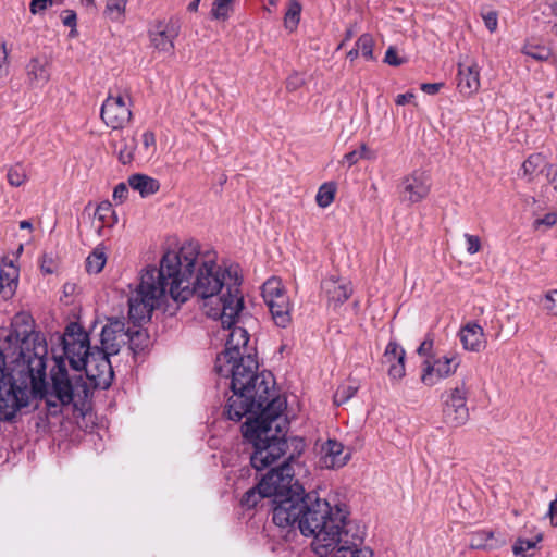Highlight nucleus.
Returning a JSON list of instances; mask_svg holds the SVG:
<instances>
[{"label":"nucleus","instance_id":"obj_5","mask_svg":"<svg viewBox=\"0 0 557 557\" xmlns=\"http://www.w3.org/2000/svg\"><path fill=\"white\" fill-rule=\"evenodd\" d=\"M250 455V462L257 470L270 468V471L260 481L262 491L273 503V522L282 529H287L299 507L307 500L302 485L295 479L296 468L299 463L294 455Z\"/></svg>","mask_w":557,"mask_h":557},{"label":"nucleus","instance_id":"obj_55","mask_svg":"<svg viewBox=\"0 0 557 557\" xmlns=\"http://www.w3.org/2000/svg\"><path fill=\"white\" fill-rule=\"evenodd\" d=\"M444 86V83H423L421 90L428 95H436Z\"/></svg>","mask_w":557,"mask_h":557},{"label":"nucleus","instance_id":"obj_25","mask_svg":"<svg viewBox=\"0 0 557 557\" xmlns=\"http://www.w3.org/2000/svg\"><path fill=\"white\" fill-rule=\"evenodd\" d=\"M27 81L32 86H42L50 79V62L45 55L34 57L26 65Z\"/></svg>","mask_w":557,"mask_h":557},{"label":"nucleus","instance_id":"obj_53","mask_svg":"<svg viewBox=\"0 0 557 557\" xmlns=\"http://www.w3.org/2000/svg\"><path fill=\"white\" fill-rule=\"evenodd\" d=\"M362 159V154L358 152V150H352L350 152H347L343 157V163L347 164L348 168L355 165L359 160Z\"/></svg>","mask_w":557,"mask_h":557},{"label":"nucleus","instance_id":"obj_30","mask_svg":"<svg viewBox=\"0 0 557 557\" xmlns=\"http://www.w3.org/2000/svg\"><path fill=\"white\" fill-rule=\"evenodd\" d=\"M107 263V255L104 248L97 246L86 259V271L89 274L100 273Z\"/></svg>","mask_w":557,"mask_h":557},{"label":"nucleus","instance_id":"obj_40","mask_svg":"<svg viewBox=\"0 0 557 557\" xmlns=\"http://www.w3.org/2000/svg\"><path fill=\"white\" fill-rule=\"evenodd\" d=\"M358 387L351 384H343L337 387L334 394V404L341 406L351 399L357 393Z\"/></svg>","mask_w":557,"mask_h":557},{"label":"nucleus","instance_id":"obj_61","mask_svg":"<svg viewBox=\"0 0 557 557\" xmlns=\"http://www.w3.org/2000/svg\"><path fill=\"white\" fill-rule=\"evenodd\" d=\"M357 150H358V152H360L362 154V159L374 160L376 158L375 152L372 151L371 149H369L366 144H362L360 146V149H357Z\"/></svg>","mask_w":557,"mask_h":557},{"label":"nucleus","instance_id":"obj_57","mask_svg":"<svg viewBox=\"0 0 557 557\" xmlns=\"http://www.w3.org/2000/svg\"><path fill=\"white\" fill-rule=\"evenodd\" d=\"M301 84H302V81L300 79V77L297 74L290 75L286 79V89L288 91H295L301 86Z\"/></svg>","mask_w":557,"mask_h":557},{"label":"nucleus","instance_id":"obj_8","mask_svg":"<svg viewBox=\"0 0 557 557\" xmlns=\"http://www.w3.org/2000/svg\"><path fill=\"white\" fill-rule=\"evenodd\" d=\"M128 317L131 315L128 314ZM150 318L151 315L141 322H135L134 319L129 318L134 324L133 329H125L124 321L120 319L109 320L102 327L100 339L101 347L99 349L107 352V355H116L123 345L128 344L129 349L136 350L139 348V345L135 343V339L144 337L143 331L138 327L141 323L150 320Z\"/></svg>","mask_w":557,"mask_h":557},{"label":"nucleus","instance_id":"obj_33","mask_svg":"<svg viewBox=\"0 0 557 557\" xmlns=\"http://www.w3.org/2000/svg\"><path fill=\"white\" fill-rule=\"evenodd\" d=\"M301 14V4L297 0H289L284 15V26L289 32L297 28Z\"/></svg>","mask_w":557,"mask_h":557},{"label":"nucleus","instance_id":"obj_64","mask_svg":"<svg viewBox=\"0 0 557 557\" xmlns=\"http://www.w3.org/2000/svg\"><path fill=\"white\" fill-rule=\"evenodd\" d=\"M360 54V51L358 49V47L355 45V48H352L350 51H348L347 53V58L352 62L355 61Z\"/></svg>","mask_w":557,"mask_h":557},{"label":"nucleus","instance_id":"obj_23","mask_svg":"<svg viewBox=\"0 0 557 557\" xmlns=\"http://www.w3.org/2000/svg\"><path fill=\"white\" fill-rule=\"evenodd\" d=\"M505 544V537L493 530H478L469 534V546L472 549L494 550Z\"/></svg>","mask_w":557,"mask_h":557},{"label":"nucleus","instance_id":"obj_45","mask_svg":"<svg viewBox=\"0 0 557 557\" xmlns=\"http://www.w3.org/2000/svg\"><path fill=\"white\" fill-rule=\"evenodd\" d=\"M141 149H144L146 154H152L157 147L154 133L151 131L144 132L141 135Z\"/></svg>","mask_w":557,"mask_h":557},{"label":"nucleus","instance_id":"obj_35","mask_svg":"<svg viewBox=\"0 0 557 557\" xmlns=\"http://www.w3.org/2000/svg\"><path fill=\"white\" fill-rule=\"evenodd\" d=\"M348 461L349 455H320L317 463L322 469L334 470L346 466Z\"/></svg>","mask_w":557,"mask_h":557},{"label":"nucleus","instance_id":"obj_59","mask_svg":"<svg viewBox=\"0 0 557 557\" xmlns=\"http://www.w3.org/2000/svg\"><path fill=\"white\" fill-rule=\"evenodd\" d=\"M40 268H41V271L47 273V274L53 273L54 269H53V260H52V258L48 257L47 255H45L42 257Z\"/></svg>","mask_w":557,"mask_h":557},{"label":"nucleus","instance_id":"obj_50","mask_svg":"<svg viewBox=\"0 0 557 557\" xmlns=\"http://www.w3.org/2000/svg\"><path fill=\"white\" fill-rule=\"evenodd\" d=\"M128 197V183H120L113 190V199L119 203H123Z\"/></svg>","mask_w":557,"mask_h":557},{"label":"nucleus","instance_id":"obj_19","mask_svg":"<svg viewBox=\"0 0 557 557\" xmlns=\"http://www.w3.org/2000/svg\"><path fill=\"white\" fill-rule=\"evenodd\" d=\"M11 337L21 342V346L34 347V338L45 341L39 334L34 332V320L27 312L16 313L11 322Z\"/></svg>","mask_w":557,"mask_h":557},{"label":"nucleus","instance_id":"obj_39","mask_svg":"<svg viewBox=\"0 0 557 557\" xmlns=\"http://www.w3.org/2000/svg\"><path fill=\"white\" fill-rule=\"evenodd\" d=\"M541 541V534H537L534 539L531 540L518 539L512 546V552L516 556L525 557L528 552L535 548L536 544Z\"/></svg>","mask_w":557,"mask_h":557},{"label":"nucleus","instance_id":"obj_31","mask_svg":"<svg viewBox=\"0 0 557 557\" xmlns=\"http://www.w3.org/2000/svg\"><path fill=\"white\" fill-rule=\"evenodd\" d=\"M236 0H213L211 8L212 20L225 22L234 11Z\"/></svg>","mask_w":557,"mask_h":557},{"label":"nucleus","instance_id":"obj_34","mask_svg":"<svg viewBox=\"0 0 557 557\" xmlns=\"http://www.w3.org/2000/svg\"><path fill=\"white\" fill-rule=\"evenodd\" d=\"M374 38L371 34L364 33L362 34L358 40L356 41V46L358 47L361 57L368 61L372 62L376 60V57L374 55Z\"/></svg>","mask_w":557,"mask_h":557},{"label":"nucleus","instance_id":"obj_28","mask_svg":"<svg viewBox=\"0 0 557 557\" xmlns=\"http://www.w3.org/2000/svg\"><path fill=\"white\" fill-rule=\"evenodd\" d=\"M544 168L552 170L553 165L546 162V158L542 153H532L522 163L521 170L523 176L528 177V181H532Z\"/></svg>","mask_w":557,"mask_h":557},{"label":"nucleus","instance_id":"obj_52","mask_svg":"<svg viewBox=\"0 0 557 557\" xmlns=\"http://www.w3.org/2000/svg\"><path fill=\"white\" fill-rule=\"evenodd\" d=\"M484 24L490 32H494L498 25V18L496 12H487L483 15Z\"/></svg>","mask_w":557,"mask_h":557},{"label":"nucleus","instance_id":"obj_63","mask_svg":"<svg viewBox=\"0 0 557 557\" xmlns=\"http://www.w3.org/2000/svg\"><path fill=\"white\" fill-rule=\"evenodd\" d=\"M354 35H355V32H354L352 27L347 28L345 32V37H344L343 41L341 42V45L338 46V48H342L346 41L350 40L354 37Z\"/></svg>","mask_w":557,"mask_h":557},{"label":"nucleus","instance_id":"obj_21","mask_svg":"<svg viewBox=\"0 0 557 557\" xmlns=\"http://www.w3.org/2000/svg\"><path fill=\"white\" fill-rule=\"evenodd\" d=\"M20 277V269L9 257H3L0 263V295L8 300L15 294Z\"/></svg>","mask_w":557,"mask_h":557},{"label":"nucleus","instance_id":"obj_20","mask_svg":"<svg viewBox=\"0 0 557 557\" xmlns=\"http://www.w3.org/2000/svg\"><path fill=\"white\" fill-rule=\"evenodd\" d=\"M405 359V349L396 341H389L383 354V363L388 366L391 380L399 381L406 375Z\"/></svg>","mask_w":557,"mask_h":557},{"label":"nucleus","instance_id":"obj_38","mask_svg":"<svg viewBox=\"0 0 557 557\" xmlns=\"http://www.w3.org/2000/svg\"><path fill=\"white\" fill-rule=\"evenodd\" d=\"M262 490L261 483L248 490L240 499L242 506L248 509L256 507L262 498L267 497Z\"/></svg>","mask_w":557,"mask_h":557},{"label":"nucleus","instance_id":"obj_4","mask_svg":"<svg viewBox=\"0 0 557 557\" xmlns=\"http://www.w3.org/2000/svg\"><path fill=\"white\" fill-rule=\"evenodd\" d=\"M287 529L297 528L310 537V546L318 557H332L336 549L351 540H360L362 528L360 521L350 519L345 505L330 504L326 499L308 494L307 500L299 507Z\"/></svg>","mask_w":557,"mask_h":557},{"label":"nucleus","instance_id":"obj_60","mask_svg":"<svg viewBox=\"0 0 557 557\" xmlns=\"http://www.w3.org/2000/svg\"><path fill=\"white\" fill-rule=\"evenodd\" d=\"M414 98L413 92L399 94L395 98V103L397 106H405L409 103Z\"/></svg>","mask_w":557,"mask_h":557},{"label":"nucleus","instance_id":"obj_56","mask_svg":"<svg viewBox=\"0 0 557 557\" xmlns=\"http://www.w3.org/2000/svg\"><path fill=\"white\" fill-rule=\"evenodd\" d=\"M557 223V214L556 213H547L542 219H537L535 221V225L539 226L541 224L546 226H554Z\"/></svg>","mask_w":557,"mask_h":557},{"label":"nucleus","instance_id":"obj_1","mask_svg":"<svg viewBox=\"0 0 557 557\" xmlns=\"http://www.w3.org/2000/svg\"><path fill=\"white\" fill-rule=\"evenodd\" d=\"M200 246L187 240L177 249L168 250L159 268L143 270L140 282L129 297V315L135 322L148 319L166 296L177 304L197 295L203 299L209 318L231 325L244 310L240 278L236 272L222 269L213 260L199 262Z\"/></svg>","mask_w":557,"mask_h":557},{"label":"nucleus","instance_id":"obj_18","mask_svg":"<svg viewBox=\"0 0 557 557\" xmlns=\"http://www.w3.org/2000/svg\"><path fill=\"white\" fill-rule=\"evenodd\" d=\"M480 67L475 62H459L457 74L458 91L465 97H471L480 89Z\"/></svg>","mask_w":557,"mask_h":557},{"label":"nucleus","instance_id":"obj_32","mask_svg":"<svg viewBox=\"0 0 557 557\" xmlns=\"http://www.w3.org/2000/svg\"><path fill=\"white\" fill-rule=\"evenodd\" d=\"M336 191H337L336 183H334V182L323 183L319 187L318 193L315 195L317 205L323 209L327 208L334 201Z\"/></svg>","mask_w":557,"mask_h":557},{"label":"nucleus","instance_id":"obj_14","mask_svg":"<svg viewBox=\"0 0 557 557\" xmlns=\"http://www.w3.org/2000/svg\"><path fill=\"white\" fill-rule=\"evenodd\" d=\"M30 398H33V396L15 388L12 383L8 382L4 371L0 369L1 420L11 421L21 408L28 406Z\"/></svg>","mask_w":557,"mask_h":557},{"label":"nucleus","instance_id":"obj_17","mask_svg":"<svg viewBox=\"0 0 557 557\" xmlns=\"http://www.w3.org/2000/svg\"><path fill=\"white\" fill-rule=\"evenodd\" d=\"M287 421L282 414L280 422V432L276 430V423H273V440L269 441V446L263 449L255 448V453H262L267 449H276L277 453H304L306 444L304 438L298 436L286 437Z\"/></svg>","mask_w":557,"mask_h":557},{"label":"nucleus","instance_id":"obj_44","mask_svg":"<svg viewBox=\"0 0 557 557\" xmlns=\"http://www.w3.org/2000/svg\"><path fill=\"white\" fill-rule=\"evenodd\" d=\"M114 150L117 153V158L121 163H123V164L131 163L134 159V151H135L134 139H132V143L129 145L125 144L124 146H122L120 148H117L115 145Z\"/></svg>","mask_w":557,"mask_h":557},{"label":"nucleus","instance_id":"obj_36","mask_svg":"<svg viewBox=\"0 0 557 557\" xmlns=\"http://www.w3.org/2000/svg\"><path fill=\"white\" fill-rule=\"evenodd\" d=\"M363 445L360 440H357L356 444H342L335 440H327L322 446H321V453H343L344 449H347L348 453L356 451L359 449H362Z\"/></svg>","mask_w":557,"mask_h":557},{"label":"nucleus","instance_id":"obj_16","mask_svg":"<svg viewBox=\"0 0 557 557\" xmlns=\"http://www.w3.org/2000/svg\"><path fill=\"white\" fill-rule=\"evenodd\" d=\"M111 355H107L103 350L95 348L88 357V363L84 370L87 377L97 385L109 386L113 380V369L110 362Z\"/></svg>","mask_w":557,"mask_h":557},{"label":"nucleus","instance_id":"obj_37","mask_svg":"<svg viewBox=\"0 0 557 557\" xmlns=\"http://www.w3.org/2000/svg\"><path fill=\"white\" fill-rule=\"evenodd\" d=\"M8 183L13 187H20L27 181V173L23 164L16 163L9 168L7 173Z\"/></svg>","mask_w":557,"mask_h":557},{"label":"nucleus","instance_id":"obj_43","mask_svg":"<svg viewBox=\"0 0 557 557\" xmlns=\"http://www.w3.org/2000/svg\"><path fill=\"white\" fill-rule=\"evenodd\" d=\"M127 0H108L106 4V14L112 20H117L124 14Z\"/></svg>","mask_w":557,"mask_h":557},{"label":"nucleus","instance_id":"obj_10","mask_svg":"<svg viewBox=\"0 0 557 557\" xmlns=\"http://www.w3.org/2000/svg\"><path fill=\"white\" fill-rule=\"evenodd\" d=\"M262 296L269 307L274 323L287 327L292 322L293 302L277 277H271L262 286Z\"/></svg>","mask_w":557,"mask_h":557},{"label":"nucleus","instance_id":"obj_7","mask_svg":"<svg viewBox=\"0 0 557 557\" xmlns=\"http://www.w3.org/2000/svg\"><path fill=\"white\" fill-rule=\"evenodd\" d=\"M62 345V355H54L64 359L65 368L67 364L74 371H82L88 363V357L92 352L88 333L76 322H71L60 337Z\"/></svg>","mask_w":557,"mask_h":557},{"label":"nucleus","instance_id":"obj_24","mask_svg":"<svg viewBox=\"0 0 557 557\" xmlns=\"http://www.w3.org/2000/svg\"><path fill=\"white\" fill-rule=\"evenodd\" d=\"M460 342L465 350L479 352L486 346L483 329L476 323H468L459 331Z\"/></svg>","mask_w":557,"mask_h":557},{"label":"nucleus","instance_id":"obj_12","mask_svg":"<svg viewBox=\"0 0 557 557\" xmlns=\"http://www.w3.org/2000/svg\"><path fill=\"white\" fill-rule=\"evenodd\" d=\"M469 389L465 381L449 389L443 404V420L453 428L463 425L469 419L467 406Z\"/></svg>","mask_w":557,"mask_h":557},{"label":"nucleus","instance_id":"obj_54","mask_svg":"<svg viewBox=\"0 0 557 557\" xmlns=\"http://www.w3.org/2000/svg\"><path fill=\"white\" fill-rule=\"evenodd\" d=\"M76 21L77 16L76 13L73 10H65L63 12L62 22L65 26H69L71 28L76 27Z\"/></svg>","mask_w":557,"mask_h":557},{"label":"nucleus","instance_id":"obj_13","mask_svg":"<svg viewBox=\"0 0 557 557\" xmlns=\"http://www.w3.org/2000/svg\"><path fill=\"white\" fill-rule=\"evenodd\" d=\"M432 189V177L428 171L413 170L401 178L399 185L400 198L414 205L428 198Z\"/></svg>","mask_w":557,"mask_h":557},{"label":"nucleus","instance_id":"obj_47","mask_svg":"<svg viewBox=\"0 0 557 557\" xmlns=\"http://www.w3.org/2000/svg\"><path fill=\"white\" fill-rule=\"evenodd\" d=\"M463 237L467 243L466 250L468 253L474 255L481 250V248H482L481 238L478 235H472V234L466 233L463 235Z\"/></svg>","mask_w":557,"mask_h":557},{"label":"nucleus","instance_id":"obj_46","mask_svg":"<svg viewBox=\"0 0 557 557\" xmlns=\"http://www.w3.org/2000/svg\"><path fill=\"white\" fill-rule=\"evenodd\" d=\"M9 72V50L7 44L0 38V78L4 77Z\"/></svg>","mask_w":557,"mask_h":557},{"label":"nucleus","instance_id":"obj_51","mask_svg":"<svg viewBox=\"0 0 557 557\" xmlns=\"http://www.w3.org/2000/svg\"><path fill=\"white\" fill-rule=\"evenodd\" d=\"M384 62L393 66H399L404 63V60L398 57L395 47L391 46L386 50Z\"/></svg>","mask_w":557,"mask_h":557},{"label":"nucleus","instance_id":"obj_9","mask_svg":"<svg viewBox=\"0 0 557 557\" xmlns=\"http://www.w3.org/2000/svg\"><path fill=\"white\" fill-rule=\"evenodd\" d=\"M133 101L127 90L109 91L100 109V119L114 131L124 129L133 121Z\"/></svg>","mask_w":557,"mask_h":557},{"label":"nucleus","instance_id":"obj_62","mask_svg":"<svg viewBox=\"0 0 557 557\" xmlns=\"http://www.w3.org/2000/svg\"><path fill=\"white\" fill-rule=\"evenodd\" d=\"M547 180L555 193H557V170L552 174L550 170L546 173Z\"/></svg>","mask_w":557,"mask_h":557},{"label":"nucleus","instance_id":"obj_6","mask_svg":"<svg viewBox=\"0 0 557 557\" xmlns=\"http://www.w3.org/2000/svg\"><path fill=\"white\" fill-rule=\"evenodd\" d=\"M240 313L234 319L231 325L222 323L224 330L228 331L226 335L225 349L218 355L214 369L216 372L228 371L225 367L242 362L246 356L257 359V349L250 342V335L247 330L239 326Z\"/></svg>","mask_w":557,"mask_h":557},{"label":"nucleus","instance_id":"obj_15","mask_svg":"<svg viewBox=\"0 0 557 557\" xmlns=\"http://www.w3.org/2000/svg\"><path fill=\"white\" fill-rule=\"evenodd\" d=\"M181 24L178 18L171 17L164 21H158L149 29V38L152 46L163 52L174 50V40L178 36Z\"/></svg>","mask_w":557,"mask_h":557},{"label":"nucleus","instance_id":"obj_11","mask_svg":"<svg viewBox=\"0 0 557 557\" xmlns=\"http://www.w3.org/2000/svg\"><path fill=\"white\" fill-rule=\"evenodd\" d=\"M460 364L461 356L456 351L424 359L421 363V383L432 387L440 381L455 375Z\"/></svg>","mask_w":557,"mask_h":557},{"label":"nucleus","instance_id":"obj_48","mask_svg":"<svg viewBox=\"0 0 557 557\" xmlns=\"http://www.w3.org/2000/svg\"><path fill=\"white\" fill-rule=\"evenodd\" d=\"M544 308L549 314L557 317V289L545 295Z\"/></svg>","mask_w":557,"mask_h":557},{"label":"nucleus","instance_id":"obj_41","mask_svg":"<svg viewBox=\"0 0 557 557\" xmlns=\"http://www.w3.org/2000/svg\"><path fill=\"white\" fill-rule=\"evenodd\" d=\"M522 52L536 61H546L550 57L549 49L544 46H534L528 44L523 47Z\"/></svg>","mask_w":557,"mask_h":557},{"label":"nucleus","instance_id":"obj_58","mask_svg":"<svg viewBox=\"0 0 557 557\" xmlns=\"http://www.w3.org/2000/svg\"><path fill=\"white\" fill-rule=\"evenodd\" d=\"M546 517L549 519L550 525H557V499L549 503V508Z\"/></svg>","mask_w":557,"mask_h":557},{"label":"nucleus","instance_id":"obj_29","mask_svg":"<svg viewBox=\"0 0 557 557\" xmlns=\"http://www.w3.org/2000/svg\"><path fill=\"white\" fill-rule=\"evenodd\" d=\"M94 220L99 223L97 230L99 235H101L102 228L112 227L117 222L115 211L112 208V205L108 201H103L97 206Z\"/></svg>","mask_w":557,"mask_h":557},{"label":"nucleus","instance_id":"obj_49","mask_svg":"<svg viewBox=\"0 0 557 557\" xmlns=\"http://www.w3.org/2000/svg\"><path fill=\"white\" fill-rule=\"evenodd\" d=\"M53 0H32L29 11L33 15L44 13L48 8L53 5Z\"/></svg>","mask_w":557,"mask_h":557},{"label":"nucleus","instance_id":"obj_42","mask_svg":"<svg viewBox=\"0 0 557 557\" xmlns=\"http://www.w3.org/2000/svg\"><path fill=\"white\" fill-rule=\"evenodd\" d=\"M416 352L418 356L423 357L424 359L434 358L436 355L434 354V334L426 333L424 339L421 342Z\"/></svg>","mask_w":557,"mask_h":557},{"label":"nucleus","instance_id":"obj_3","mask_svg":"<svg viewBox=\"0 0 557 557\" xmlns=\"http://www.w3.org/2000/svg\"><path fill=\"white\" fill-rule=\"evenodd\" d=\"M48 348L45 341L34 338V347L21 346L18 357L12 362L7 381L15 388L24 391L33 398L45 399L50 416L71 412L75 417H84L86 401L76 392L81 387L87 396L85 382L78 385L70 376L64 359L55 357V364L51 369V386H47L46 360Z\"/></svg>","mask_w":557,"mask_h":557},{"label":"nucleus","instance_id":"obj_27","mask_svg":"<svg viewBox=\"0 0 557 557\" xmlns=\"http://www.w3.org/2000/svg\"><path fill=\"white\" fill-rule=\"evenodd\" d=\"M366 537V527L362 528L360 540H349L339 549L335 550L332 557H374L373 550L368 546H362Z\"/></svg>","mask_w":557,"mask_h":557},{"label":"nucleus","instance_id":"obj_22","mask_svg":"<svg viewBox=\"0 0 557 557\" xmlns=\"http://www.w3.org/2000/svg\"><path fill=\"white\" fill-rule=\"evenodd\" d=\"M322 290L327 298L329 307L336 309L349 299L352 294V288L349 283L341 282L333 277L322 282Z\"/></svg>","mask_w":557,"mask_h":557},{"label":"nucleus","instance_id":"obj_26","mask_svg":"<svg viewBox=\"0 0 557 557\" xmlns=\"http://www.w3.org/2000/svg\"><path fill=\"white\" fill-rule=\"evenodd\" d=\"M128 186L138 191L143 198L154 195L160 189V182L146 174H132L127 180Z\"/></svg>","mask_w":557,"mask_h":557},{"label":"nucleus","instance_id":"obj_2","mask_svg":"<svg viewBox=\"0 0 557 557\" xmlns=\"http://www.w3.org/2000/svg\"><path fill=\"white\" fill-rule=\"evenodd\" d=\"M228 371L216 372L220 376L230 379L232 395L224 406L223 414L238 422L252 413L242 426L245 442L253 448L263 449L273 440V423L280 432L282 413L286 409V400L275 395V380L271 372L259 370L258 359L250 356L225 367Z\"/></svg>","mask_w":557,"mask_h":557}]
</instances>
